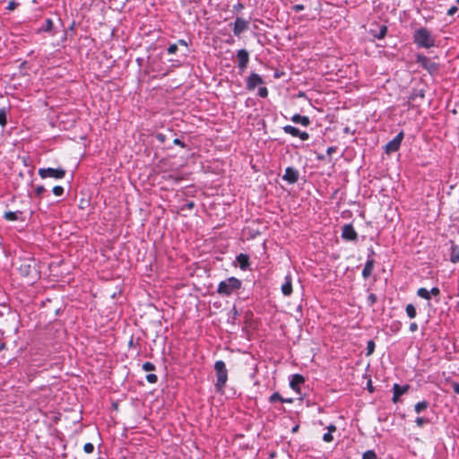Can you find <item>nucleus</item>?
Returning <instances> with one entry per match:
<instances>
[{
	"mask_svg": "<svg viewBox=\"0 0 459 459\" xmlns=\"http://www.w3.org/2000/svg\"><path fill=\"white\" fill-rule=\"evenodd\" d=\"M413 39L420 48H430L435 46V39L426 28L415 30Z\"/></svg>",
	"mask_w": 459,
	"mask_h": 459,
	"instance_id": "obj_1",
	"label": "nucleus"
},
{
	"mask_svg": "<svg viewBox=\"0 0 459 459\" xmlns=\"http://www.w3.org/2000/svg\"><path fill=\"white\" fill-rule=\"evenodd\" d=\"M214 370L217 378L215 383V389L217 392H222L228 380V370L226 368L225 363L221 360L216 361L214 364Z\"/></svg>",
	"mask_w": 459,
	"mask_h": 459,
	"instance_id": "obj_2",
	"label": "nucleus"
},
{
	"mask_svg": "<svg viewBox=\"0 0 459 459\" xmlns=\"http://www.w3.org/2000/svg\"><path fill=\"white\" fill-rule=\"evenodd\" d=\"M241 287V281L235 278L230 277L220 282L218 286V292L220 294L230 295L234 290Z\"/></svg>",
	"mask_w": 459,
	"mask_h": 459,
	"instance_id": "obj_3",
	"label": "nucleus"
},
{
	"mask_svg": "<svg viewBox=\"0 0 459 459\" xmlns=\"http://www.w3.org/2000/svg\"><path fill=\"white\" fill-rule=\"evenodd\" d=\"M38 173L39 177L43 179L48 178L60 179L65 176V170L61 168H40Z\"/></svg>",
	"mask_w": 459,
	"mask_h": 459,
	"instance_id": "obj_4",
	"label": "nucleus"
},
{
	"mask_svg": "<svg viewBox=\"0 0 459 459\" xmlns=\"http://www.w3.org/2000/svg\"><path fill=\"white\" fill-rule=\"evenodd\" d=\"M18 270L23 276L30 275L35 270V261L30 258L21 259Z\"/></svg>",
	"mask_w": 459,
	"mask_h": 459,
	"instance_id": "obj_5",
	"label": "nucleus"
},
{
	"mask_svg": "<svg viewBox=\"0 0 459 459\" xmlns=\"http://www.w3.org/2000/svg\"><path fill=\"white\" fill-rule=\"evenodd\" d=\"M237 58L238 68L239 74H242L247 67V64L249 62V54L246 49H239L237 53Z\"/></svg>",
	"mask_w": 459,
	"mask_h": 459,
	"instance_id": "obj_6",
	"label": "nucleus"
},
{
	"mask_svg": "<svg viewBox=\"0 0 459 459\" xmlns=\"http://www.w3.org/2000/svg\"><path fill=\"white\" fill-rule=\"evenodd\" d=\"M403 139V133L400 132L393 140L385 144V152L391 153L399 150L402 141Z\"/></svg>",
	"mask_w": 459,
	"mask_h": 459,
	"instance_id": "obj_7",
	"label": "nucleus"
},
{
	"mask_svg": "<svg viewBox=\"0 0 459 459\" xmlns=\"http://www.w3.org/2000/svg\"><path fill=\"white\" fill-rule=\"evenodd\" d=\"M263 83L264 80L258 74L251 73L247 79L246 88L248 91H253L256 86L261 85Z\"/></svg>",
	"mask_w": 459,
	"mask_h": 459,
	"instance_id": "obj_8",
	"label": "nucleus"
},
{
	"mask_svg": "<svg viewBox=\"0 0 459 459\" xmlns=\"http://www.w3.org/2000/svg\"><path fill=\"white\" fill-rule=\"evenodd\" d=\"M248 21L241 17H237L233 27L234 35L239 37L241 33H243L248 29Z\"/></svg>",
	"mask_w": 459,
	"mask_h": 459,
	"instance_id": "obj_9",
	"label": "nucleus"
},
{
	"mask_svg": "<svg viewBox=\"0 0 459 459\" xmlns=\"http://www.w3.org/2000/svg\"><path fill=\"white\" fill-rule=\"evenodd\" d=\"M299 170L292 167L286 168L285 172L282 176V179L284 181H287L290 184L296 183L299 180Z\"/></svg>",
	"mask_w": 459,
	"mask_h": 459,
	"instance_id": "obj_10",
	"label": "nucleus"
},
{
	"mask_svg": "<svg viewBox=\"0 0 459 459\" xmlns=\"http://www.w3.org/2000/svg\"><path fill=\"white\" fill-rule=\"evenodd\" d=\"M342 237L346 240H355L358 235L351 224H345L342 227Z\"/></svg>",
	"mask_w": 459,
	"mask_h": 459,
	"instance_id": "obj_11",
	"label": "nucleus"
},
{
	"mask_svg": "<svg viewBox=\"0 0 459 459\" xmlns=\"http://www.w3.org/2000/svg\"><path fill=\"white\" fill-rule=\"evenodd\" d=\"M409 389L408 385H404L403 386L399 385L398 384L394 385V396H393V402L397 403L399 400V397L405 394Z\"/></svg>",
	"mask_w": 459,
	"mask_h": 459,
	"instance_id": "obj_12",
	"label": "nucleus"
},
{
	"mask_svg": "<svg viewBox=\"0 0 459 459\" xmlns=\"http://www.w3.org/2000/svg\"><path fill=\"white\" fill-rule=\"evenodd\" d=\"M304 381H305V378H304V377H303V376L299 375V374H295V375H293V376H292V378H291V380H290V387H291L293 390H295V391H297L298 393H299V385H300L301 384H303V383H304Z\"/></svg>",
	"mask_w": 459,
	"mask_h": 459,
	"instance_id": "obj_13",
	"label": "nucleus"
},
{
	"mask_svg": "<svg viewBox=\"0 0 459 459\" xmlns=\"http://www.w3.org/2000/svg\"><path fill=\"white\" fill-rule=\"evenodd\" d=\"M291 121L295 124H300L303 126H307L310 124L308 117L295 114L291 117Z\"/></svg>",
	"mask_w": 459,
	"mask_h": 459,
	"instance_id": "obj_14",
	"label": "nucleus"
},
{
	"mask_svg": "<svg viewBox=\"0 0 459 459\" xmlns=\"http://www.w3.org/2000/svg\"><path fill=\"white\" fill-rule=\"evenodd\" d=\"M281 292L285 296H290L292 292L291 278L290 275L285 277V282L281 285Z\"/></svg>",
	"mask_w": 459,
	"mask_h": 459,
	"instance_id": "obj_15",
	"label": "nucleus"
},
{
	"mask_svg": "<svg viewBox=\"0 0 459 459\" xmlns=\"http://www.w3.org/2000/svg\"><path fill=\"white\" fill-rule=\"evenodd\" d=\"M373 268H374V261L368 260L363 268L362 276L365 279L368 278L372 274Z\"/></svg>",
	"mask_w": 459,
	"mask_h": 459,
	"instance_id": "obj_16",
	"label": "nucleus"
},
{
	"mask_svg": "<svg viewBox=\"0 0 459 459\" xmlns=\"http://www.w3.org/2000/svg\"><path fill=\"white\" fill-rule=\"evenodd\" d=\"M450 261L454 264L459 262V247L453 245L451 247Z\"/></svg>",
	"mask_w": 459,
	"mask_h": 459,
	"instance_id": "obj_17",
	"label": "nucleus"
},
{
	"mask_svg": "<svg viewBox=\"0 0 459 459\" xmlns=\"http://www.w3.org/2000/svg\"><path fill=\"white\" fill-rule=\"evenodd\" d=\"M425 96L423 90H414L410 97V101L416 102L418 99L422 100Z\"/></svg>",
	"mask_w": 459,
	"mask_h": 459,
	"instance_id": "obj_18",
	"label": "nucleus"
},
{
	"mask_svg": "<svg viewBox=\"0 0 459 459\" xmlns=\"http://www.w3.org/2000/svg\"><path fill=\"white\" fill-rule=\"evenodd\" d=\"M283 131H284V133L290 134L292 136H298V134H299V129H298L295 126H290V125L285 126L283 127Z\"/></svg>",
	"mask_w": 459,
	"mask_h": 459,
	"instance_id": "obj_19",
	"label": "nucleus"
},
{
	"mask_svg": "<svg viewBox=\"0 0 459 459\" xmlns=\"http://www.w3.org/2000/svg\"><path fill=\"white\" fill-rule=\"evenodd\" d=\"M22 214V212H6L4 213V218L8 221H16L19 219L20 215Z\"/></svg>",
	"mask_w": 459,
	"mask_h": 459,
	"instance_id": "obj_20",
	"label": "nucleus"
},
{
	"mask_svg": "<svg viewBox=\"0 0 459 459\" xmlns=\"http://www.w3.org/2000/svg\"><path fill=\"white\" fill-rule=\"evenodd\" d=\"M386 33H387V27L385 25H382L379 28L378 32L373 33V36L378 39H382L385 37Z\"/></svg>",
	"mask_w": 459,
	"mask_h": 459,
	"instance_id": "obj_21",
	"label": "nucleus"
},
{
	"mask_svg": "<svg viewBox=\"0 0 459 459\" xmlns=\"http://www.w3.org/2000/svg\"><path fill=\"white\" fill-rule=\"evenodd\" d=\"M238 262L239 263L240 268L245 269L248 264V257L243 254H240L238 257Z\"/></svg>",
	"mask_w": 459,
	"mask_h": 459,
	"instance_id": "obj_22",
	"label": "nucleus"
},
{
	"mask_svg": "<svg viewBox=\"0 0 459 459\" xmlns=\"http://www.w3.org/2000/svg\"><path fill=\"white\" fill-rule=\"evenodd\" d=\"M417 294L422 299H425L427 300L430 299V292L425 288L419 289Z\"/></svg>",
	"mask_w": 459,
	"mask_h": 459,
	"instance_id": "obj_23",
	"label": "nucleus"
},
{
	"mask_svg": "<svg viewBox=\"0 0 459 459\" xmlns=\"http://www.w3.org/2000/svg\"><path fill=\"white\" fill-rule=\"evenodd\" d=\"M429 406V403L426 402V401H422V402H420L418 403L416 405H415V411L417 413H420L422 411L426 410Z\"/></svg>",
	"mask_w": 459,
	"mask_h": 459,
	"instance_id": "obj_24",
	"label": "nucleus"
},
{
	"mask_svg": "<svg viewBox=\"0 0 459 459\" xmlns=\"http://www.w3.org/2000/svg\"><path fill=\"white\" fill-rule=\"evenodd\" d=\"M53 28V22L51 19H47L45 22V25L39 30V31L49 32Z\"/></svg>",
	"mask_w": 459,
	"mask_h": 459,
	"instance_id": "obj_25",
	"label": "nucleus"
},
{
	"mask_svg": "<svg viewBox=\"0 0 459 459\" xmlns=\"http://www.w3.org/2000/svg\"><path fill=\"white\" fill-rule=\"evenodd\" d=\"M406 313L410 318H414L416 316V308L413 305L408 304L406 306Z\"/></svg>",
	"mask_w": 459,
	"mask_h": 459,
	"instance_id": "obj_26",
	"label": "nucleus"
},
{
	"mask_svg": "<svg viewBox=\"0 0 459 459\" xmlns=\"http://www.w3.org/2000/svg\"><path fill=\"white\" fill-rule=\"evenodd\" d=\"M46 191L45 187L42 186H37L35 189V195H33V198H43V193Z\"/></svg>",
	"mask_w": 459,
	"mask_h": 459,
	"instance_id": "obj_27",
	"label": "nucleus"
},
{
	"mask_svg": "<svg viewBox=\"0 0 459 459\" xmlns=\"http://www.w3.org/2000/svg\"><path fill=\"white\" fill-rule=\"evenodd\" d=\"M52 192L56 196H61L64 194V187L61 186H56L53 187Z\"/></svg>",
	"mask_w": 459,
	"mask_h": 459,
	"instance_id": "obj_28",
	"label": "nucleus"
},
{
	"mask_svg": "<svg viewBox=\"0 0 459 459\" xmlns=\"http://www.w3.org/2000/svg\"><path fill=\"white\" fill-rule=\"evenodd\" d=\"M375 350V342L373 341H368L367 344V355L369 356L374 352Z\"/></svg>",
	"mask_w": 459,
	"mask_h": 459,
	"instance_id": "obj_29",
	"label": "nucleus"
},
{
	"mask_svg": "<svg viewBox=\"0 0 459 459\" xmlns=\"http://www.w3.org/2000/svg\"><path fill=\"white\" fill-rule=\"evenodd\" d=\"M362 459H377V455L374 451L368 450L363 454Z\"/></svg>",
	"mask_w": 459,
	"mask_h": 459,
	"instance_id": "obj_30",
	"label": "nucleus"
},
{
	"mask_svg": "<svg viewBox=\"0 0 459 459\" xmlns=\"http://www.w3.org/2000/svg\"><path fill=\"white\" fill-rule=\"evenodd\" d=\"M6 112L4 109H0V125L4 126L6 125Z\"/></svg>",
	"mask_w": 459,
	"mask_h": 459,
	"instance_id": "obj_31",
	"label": "nucleus"
},
{
	"mask_svg": "<svg viewBox=\"0 0 459 459\" xmlns=\"http://www.w3.org/2000/svg\"><path fill=\"white\" fill-rule=\"evenodd\" d=\"M258 96L261 98H266L268 96V90L266 87H260L258 89Z\"/></svg>",
	"mask_w": 459,
	"mask_h": 459,
	"instance_id": "obj_32",
	"label": "nucleus"
},
{
	"mask_svg": "<svg viewBox=\"0 0 459 459\" xmlns=\"http://www.w3.org/2000/svg\"><path fill=\"white\" fill-rule=\"evenodd\" d=\"M429 420L423 417H419L416 419L415 422L419 427H422L424 424L428 423Z\"/></svg>",
	"mask_w": 459,
	"mask_h": 459,
	"instance_id": "obj_33",
	"label": "nucleus"
},
{
	"mask_svg": "<svg viewBox=\"0 0 459 459\" xmlns=\"http://www.w3.org/2000/svg\"><path fill=\"white\" fill-rule=\"evenodd\" d=\"M83 450L86 454H91L94 450V446L91 443H87L84 445Z\"/></svg>",
	"mask_w": 459,
	"mask_h": 459,
	"instance_id": "obj_34",
	"label": "nucleus"
},
{
	"mask_svg": "<svg viewBox=\"0 0 459 459\" xmlns=\"http://www.w3.org/2000/svg\"><path fill=\"white\" fill-rule=\"evenodd\" d=\"M143 368L144 371H152L155 369V367L152 363L151 362H145L143 365Z\"/></svg>",
	"mask_w": 459,
	"mask_h": 459,
	"instance_id": "obj_35",
	"label": "nucleus"
},
{
	"mask_svg": "<svg viewBox=\"0 0 459 459\" xmlns=\"http://www.w3.org/2000/svg\"><path fill=\"white\" fill-rule=\"evenodd\" d=\"M146 379H147V381H148L149 383H151V384H154V383H156V382H157L158 377H157V376H156L155 374H148V375L146 376Z\"/></svg>",
	"mask_w": 459,
	"mask_h": 459,
	"instance_id": "obj_36",
	"label": "nucleus"
},
{
	"mask_svg": "<svg viewBox=\"0 0 459 459\" xmlns=\"http://www.w3.org/2000/svg\"><path fill=\"white\" fill-rule=\"evenodd\" d=\"M177 50H178V44H171V45H169V47L167 49L168 54H169V55L175 54L177 52Z\"/></svg>",
	"mask_w": 459,
	"mask_h": 459,
	"instance_id": "obj_37",
	"label": "nucleus"
},
{
	"mask_svg": "<svg viewBox=\"0 0 459 459\" xmlns=\"http://www.w3.org/2000/svg\"><path fill=\"white\" fill-rule=\"evenodd\" d=\"M377 301V296L374 293H371L368 296V302L370 306L374 305Z\"/></svg>",
	"mask_w": 459,
	"mask_h": 459,
	"instance_id": "obj_38",
	"label": "nucleus"
},
{
	"mask_svg": "<svg viewBox=\"0 0 459 459\" xmlns=\"http://www.w3.org/2000/svg\"><path fill=\"white\" fill-rule=\"evenodd\" d=\"M271 402H274V401H281V402H284V400L280 396L279 394L277 393H274L273 394H272L271 398H270Z\"/></svg>",
	"mask_w": 459,
	"mask_h": 459,
	"instance_id": "obj_39",
	"label": "nucleus"
},
{
	"mask_svg": "<svg viewBox=\"0 0 459 459\" xmlns=\"http://www.w3.org/2000/svg\"><path fill=\"white\" fill-rule=\"evenodd\" d=\"M291 8L294 12L298 13V12L303 11L305 9V6L301 4H299L293 5Z\"/></svg>",
	"mask_w": 459,
	"mask_h": 459,
	"instance_id": "obj_40",
	"label": "nucleus"
},
{
	"mask_svg": "<svg viewBox=\"0 0 459 459\" xmlns=\"http://www.w3.org/2000/svg\"><path fill=\"white\" fill-rule=\"evenodd\" d=\"M298 137H299L302 141H306L309 138V134L307 132L299 131V134H298Z\"/></svg>",
	"mask_w": 459,
	"mask_h": 459,
	"instance_id": "obj_41",
	"label": "nucleus"
},
{
	"mask_svg": "<svg viewBox=\"0 0 459 459\" xmlns=\"http://www.w3.org/2000/svg\"><path fill=\"white\" fill-rule=\"evenodd\" d=\"M17 6V4L13 1L8 3L6 9L8 11H13Z\"/></svg>",
	"mask_w": 459,
	"mask_h": 459,
	"instance_id": "obj_42",
	"label": "nucleus"
},
{
	"mask_svg": "<svg viewBox=\"0 0 459 459\" xmlns=\"http://www.w3.org/2000/svg\"><path fill=\"white\" fill-rule=\"evenodd\" d=\"M324 441L325 442H331L333 440V436L330 432L325 433L323 437Z\"/></svg>",
	"mask_w": 459,
	"mask_h": 459,
	"instance_id": "obj_43",
	"label": "nucleus"
},
{
	"mask_svg": "<svg viewBox=\"0 0 459 459\" xmlns=\"http://www.w3.org/2000/svg\"><path fill=\"white\" fill-rule=\"evenodd\" d=\"M457 7L456 6H452L450 7L448 10H447V15L449 16H452L454 15L456 12H457Z\"/></svg>",
	"mask_w": 459,
	"mask_h": 459,
	"instance_id": "obj_44",
	"label": "nucleus"
},
{
	"mask_svg": "<svg viewBox=\"0 0 459 459\" xmlns=\"http://www.w3.org/2000/svg\"><path fill=\"white\" fill-rule=\"evenodd\" d=\"M156 138L160 143H164L166 136L163 134L159 133L156 134Z\"/></svg>",
	"mask_w": 459,
	"mask_h": 459,
	"instance_id": "obj_45",
	"label": "nucleus"
},
{
	"mask_svg": "<svg viewBox=\"0 0 459 459\" xmlns=\"http://www.w3.org/2000/svg\"><path fill=\"white\" fill-rule=\"evenodd\" d=\"M429 292H430V295H433V296H437L440 293L439 289L437 287L432 288Z\"/></svg>",
	"mask_w": 459,
	"mask_h": 459,
	"instance_id": "obj_46",
	"label": "nucleus"
},
{
	"mask_svg": "<svg viewBox=\"0 0 459 459\" xmlns=\"http://www.w3.org/2000/svg\"><path fill=\"white\" fill-rule=\"evenodd\" d=\"M174 144L185 147V143L178 138H175L173 141Z\"/></svg>",
	"mask_w": 459,
	"mask_h": 459,
	"instance_id": "obj_47",
	"label": "nucleus"
},
{
	"mask_svg": "<svg viewBox=\"0 0 459 459\" xmlns=\"http://www.w3.org/2000/svg\"><path fill=\"white\" fill-rule=\"evenodd\" d=\"M453 390L455 394H459V383H454L453 384Z\"/></svg>",
	"mask_w": 459,
	"mask_h": 459,
	"instance_id": "obj_48",
	"label": "nucleus"
},
{
	"mask_svg": "<svg viewBox=\"0 0 459 459\" xmlns=\"http://www.w3.org/2000/svg\"><path fill=\"white\" fill-rule=\"evenodd\" d=\"M418 329V325L416 323H411L410 325V331L411 332H415L416 330Z\"/></svg>",
	"mask_w": 459,
	"mask_h": 459,
	"instance_id": "obj_49",
	"label": "nucleus"
},
{
	"mask_svg": "<svg viewBox=\"0 0 459 459\" xmlns=\"http://www.w3.org/2000/svg\"><path fill=\"white\" fill-rule=\"evenodd\" d=\"M328 432H330L332 434V432L335 431L336 430V427L334 425H330L328 427Z\"/></svg>",
	"mask_w": 459,
	"mask_h": 459,
	"instance_id": "obj_50",
	"label": "nucleus"
},
{
	"mask_svg": "<svg viewBox=\"0 0 459 459\" xmlns=\"http://www.w3.org/2000/svg\"><path fill=\"white\" fill-rule=\"evenodd\" d=\"M178 44L187 47V43H186V40H184V39H179V40L178 41Z\"/></svg>",
	"mask_w": 459,
	"mask_h": 459,
	"instance_id": "obj_51",
	"label": "nucleus"
},
{
	"mask_svg": "<svg viewBox=\"0 0 459 459\" xmlns=\"http://www.w3.org/2000/svg\"><path fill=\"white\" fill-rule=\"evenodd\" d=\"M186 206L187 207L188 210H191L194 208L195 203H187Z\"/></svg>",
	"mask_w": 459,
	"mask_h": 459,
	"instance_id": "obj_52",
	"label": "nucleus"
},
{
	"mask_svg": "<svg viewBox=\"0 0 459 459\" xmlns=\"http://www.w3.org/2000/svg\"><path fill=\"white\" fill-rule=\"evenodd\" d=\"M335 152V148H334V147H329V148L327 149V153H328V154H332V153H333V152Z\"/></svg>",
	"mask_w": 459,
	"mask_h": 459,
	"instance_id": "obj_53",
	"label": "nucleus"
},
{
	"mask_svg": "<svg viewBox=\"0 0 459 459\" xmlns=\"http://www.w3.org/2000/svg\"><path fill=\"white\" fill-rule=\"evenodd\" d=\"M242 8H243V5L241 4H238L234 5V9H236V10H240Z\"/></svg>",
	"mask_w": 459,
	"mask_h": 459,
	"instance_id": "obj_54",
	"label": "nucleus"
},
{
	"mask_svg": "<svg viewBox=\"0 0 459 459\" xmlns=\"http://www.w3.org/2000/svg\"><path fill=\"white\" fill-rule=\"evenodd\" d=\"M368 390H369L370 392H372V391H373V387H372V385H371V381H368Z\"/></svg>",
	"mask_w": 459,
	"mask_h": 459,
	"instance_id": "obj_55",
	"label": "nucleus"
},
{
	"mask_svg": "<svg viewBox=\"0 0 459 459\" xmlns=\"http://www.w3.org/2000/svg\"><path fill=\"white\" fill-rule=\"evenodd\" d=\"M298 429H299V426L297 425V426L293 427L292 432H297Z\"/></svg>",
	"mask_w": 459,
	"mask_h": 459,
	"instance_id": "obj_56",
	"label": "nucleus"
},
{
	"mask_svg": "<svg viewBox=\"0 0 459 459\" xmlns=\"http://www.w3.org/2000/svg\"><path fill=\"white\" fill-rule=\"evenodd\" d=\"M456 4H459V0H456Z\"/></svg>",
	"mask_w": 459,
	"mask_h": 459,
	"instance_id": "obj_57",
	"label": "nucleus"
}]
</instances>
